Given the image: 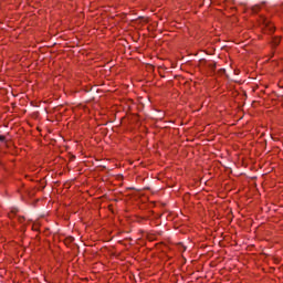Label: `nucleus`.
<instances>
[{
	"label": "nucleus",
	"mask_w": 283,
	"mask_h": 283,
	"mask_svg": "<svg viewBox=\"0 0 283 283\" xmlns=\"http://www.w3.org/2000/svg\"><path fill=\"white\" fill-rule=\"evenodd\" d=\"M209 66L211 70H214V67H216L214 63H211Z\"/></svg>",
	"instance_id": "nucleus-5"
},
{
	"label": "nucleus",
	"mask_w": 283,
	"mask_h": 283,
	"mask_svg": "<svg viewBox=\"0 0 283 283\" xmlns=\"http://www.w3.org/2000/svg\"><path fill=\"white\" fill-rule=\"evenodd\" d=\"M3 142H6V137L0 135V143H3Z\"/></svg>",
	"instance_id": "nucleus-4"
},
{
	"label": "nucleus",
	"mask_w": 283,
	"mask_h": 283,
	"mask_svg": "<svg viewBox=\"0 0 283 283\" xmlns=\"http://www.w3.org/2000/svg\"><path fill=\"white\" fill-rule=\"evenodd\" d=\"M259 9H260V7H253V8H252V12L258 13V12H259Z\"/></svg>",
	"instance_id": "nucleus-3"
},
{
	"label": "nucleus",
	"mask_w": 283,
	"mask_h": 283,
	"mask_svg": "<svg viewBox=\"0 0 283 283\" xmlns=\"http://www.w3.org/2000/svg\"><path fill=\"white\" fill-rule=\"evenodd\" d=\"M272 44L273 46H277L280 44V38H273Z\"/></svg>",
	"instance_id": "nucleus-2"
},
{
	"label": "nucleus",
	"mask_w": 283,
	"mask_h": 283,
	"mask_svg": "<svg viewBox=\"0 0 283 283\" xmlns=\"http://www.w3.org/2000/svg\"><path fill=\"white\" fill-rule=\"evenodd\" d=\"M261 23H263L265 30H268L269 32H274V25H272L266 18H261Z\"/></svg>",
	"instance_id": "nucleus-1"
}]
</instances>
